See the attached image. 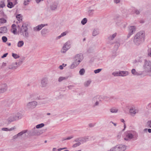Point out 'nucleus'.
<instances>
[{"mask_svg":"<svg viewBox=\"0 0 151 151\" xmlns=\"http://www.w3.org/2000/svg\"><path fill=\"white\" fill-rule=\"evenodd\" d=\"M145 35L143 32L137 33L135 36L133 40L134 44L138 45L143 42L145 40Z\"/></svg>","mask_w":151,"mask_h":151,"instance_id":"f257e3e1","label":"nucleus"},{"mask_svg":"<svg viewBox=\"0 0 151 151\" xmlns=\"http://www.w3.org/2000/svg\"><path fill=\"white\" fill-rule=\"evenodd\" d=\"M27 25L25 24H23L21 27L18 25V27L19 28L18 32L21 35H22L23 37L26 38L29 37V34L28 32Z\"/></svg>","mask_w":151,"mask_h":151,"instance_id":"f03ea898","label":"nucleus"},{"mask_svg":"<svg viewBox=\"0 0 151 151\" xmlns=\"http://www.w3.org/2000/svg\"><path fill=\"white\" fill-rule=\"evenodd\" d=\"M22 117V114L18 113L11 114L7 120L8 122H11L20 119Z\"/></svg>","mask_w":151,"mask_h":151,"instance_id":"7ed1b4c3","label":"nucleus"},{"mask_svg":"<svg viewBox=\"0 0 151 151\" xmlns=\"http://www.w3.org/2000/svg\"><path fill=\"white\" fill-rule=\"evenodd\" d=\"M136 134L135 132L133 131H128L125 133L126 137L124 138V140L129 141L134 138V136Z\"/></svg>","mask_w":151,"mask_h":151,"instance_id":"20e7f679","label":"nucleus"},{"mask_svg":"<svg viewBox=\"0 0 151 151\" xmlns=\"http://www.w3.org/2000/svg\"><path fill=\"white\" fill-rule=\"evenodd\" d=\"M143 68L146 72H151V62L145 60Z\"/></svg>","mask_w":151,"mask_h":151,"instance_id":"39448f33","label":"nucleus"},{"mask_svg":"<svg viewBox=\"0 0 151 151\" xmlns=\"http://www.w3.org/2000/svg\"><path fill=\"white\" fill-rule=\"evenodd\" d=\"M70 47V42L68 41L64 45L61 50V52L63 53H65Z\"/></svg>","mask_w":151,"mask_h":151,"instance_id":"423d86ee","label":"nucleus"},{"mask_svg":"<svg viewBox=\"0 0 151 151\" xmlns=\"http://www.w3.org/2000/svg\"><path fill=\"white\" fill-rule=\"evenodd\" d=\"M48 80L47 78H42L41 80L40 86L42 88H46L48 85Z\"/></svg>","mask_w":151,"mask_h":151,"instance_id":"0eeeda50","label":"nucleus"},{"mask_svg":"<svg viewBox=\"0 0 151 151\" xmlns=\"http://www.w3.org/2000/svg\"><path fill=\"white\" fill-rule=\"evenodd\" d=\"M83 58L81 54H77L74 58V62H76L77 64H79L80 62L83 60Z\"/></svg>","mask_w":151,"mask_h":151,"instance_id":"6e6552de","label":"nucleus"},{"mask_svg":"<svg viewBox=\"0 0 151 151\" xmlns=\"http://www.w3.org/2000/svg\"><path fill=\"white\" fill-rule=\"evenodd\" d=\"M30 132L32 135L33 136H39L42 134L41 131L37 129L35 127L31 130Z\"/></svg>","mask_w":151,"mask_h":151,"instance_id":"1a4fd4ad","label":"nucleus"},{"mask_svg":"<svg viewBox=\"0 0 151 151\" xmlns=\"http://www.w3.org/2000/svg\"><path fill=\"white\" fill-rule=\"evenodd\" d=\"M37 104V103L36 101L30 102L27 103V107L28 108L34 109L35 108Z\"/></svg>","mask_w":151,"mask_h":151,"instance_id":"9d476101","label":"nucleus"},{"mask_svg":"<svg viewBox=\"0 0 151 151\" xmlns=\"http://www.w3.org/2000/svg\"><path fill=\"white\" fill-rule=\"evenodd\" d=\"M129 33L127 35V37L129 38L135 32L136 27L134 26H130L129 27Z\"/></svg>","mask_w":151,"mask_h":151,"instance_id":"9b49d317","label":"nucleus"},{"mask_svg":"<svg viewBox=\"0 0 151 151\" xmlns=\"http://www.w3.org/2000/svg\"><path fill=\"white\" fill-rule=\"evenodd\" d=\"M58 2V1H55L52 2L50 5V8L52 11L55 10L57 8Z\"/></svg>","mask_w":151,"mask_h":151,"instance_id":"f8f14e48","label":"nucleus"},{"mask_svg":"<svg viewBox=\"0 0 151 151\" xmlns=\"http://www.w3.org/2000/svg\"><path fill=\"white\" fill-rule=\"evenodd\" d=\"M7 89V85L6 84L0 85V93H3L6 91Z\"/></svg>","mask_w":151,"mask_h":151,"instance_id":"ddd939ff","label":"nucleus"},{"mask_svg":"<svg viewBox=\"0 0 151 151\" xmlns=\"http://www.w3.org/2000/svg\"><path fill=\"white\" fill-rule=\"evenodd\" d=\"M117 145L118 151H124L127 149V146L124 145Z\"/></svg>","mask_w":151,"mask_h":151,"instance_id":"4468645a","label":"nucleus"},{"mask_svg":"<svg viewBox=\"0 0 151 151\" xmlns=\"http://www.w3.org/2000/svg\"><path fill=\"white\" fill-rule=\"evenodd\" d=\"M18 68L17 65V62L13 63L8 66V68L9 69L15 70Z\"/></svg>","mask_w":151,"mask_h":151,"instance_id":"2eb2a0df","label":"nucleus"},{"mask_svg":"<svg viewBox=\"0 0 151 151\" xmlns=\"http://www.w3.org/2000/svg\"><path fill=\"white\" fill-rule=\"evenodd\" d=\"M47 24H41L38 25L37 26L34 28V30L37 31H39L40 30L42 27L45 26H47Z\"/></svg>","mask_w":151,"mask_h":151,"instance_id":"dca6fc26","label":"nucleus"},{"mask_svg":"<svg viewBox=\"0 0 151 151\" xmlns=\"http://www.w3.org/2000/svg\"><path fill=\"white\" fill-rule=\"evenodd\" d=\"M14 100L12 99L5 101H4V105L7 106H9L13 103Z\"/></svg>","mask_w":151,"mask_h":151,"instance_id":"f3484780","label":"nucleus"},{"mask_svg":"<svg viewBox=\"0 0 151 151\" xmlns=\"http://www.w3.org/2000/svg\"><path fill=\"white\" fill-rule=\"evenodd\" d=\"M137 111L134 106H132L129 109V112L132 114H135L137 112Z\"/></svg>","mask_w":151,"mask_h":151,"instance_id":"a211bd4d","label":"nucleus"},{"mask_svg":"<svg viewBox=\"0 0 151 151\" xmlns=\"http://www.w3.org/2000/svg\"><path fill=\"white\" fill-rule=\"evenodd\" d=\"M7 31V29L6 27L4 26L0 27V33H6Z\"/></svg>","mask_w":151,"mask_h":151,"instance_id":"6ab92c4d","label":"nucleus"},{"mask_svg":"<svg viewBox=\"0 0 151 151\" xmlns=\"http://www.w3.org/2000/svg\"><path fill=\"white\" fill-rule=\"evenodd\" d=\"M128 75V73L126 71H121L119 72V76H124Z\"/></svg>","mask_w":151,"mask_h":151,"instance_id":"aec40b11","label":"nucleus"},{"mask_svg":"<svg viewBox=\"0 0 151 151\" xmlns=\"http://www.w3.org/2000/svg\"><path fill=\"white\" fill-rule=\"evenodd\" d=\"M132 73L135 76L141 75L142 74V73H139L136 71V70L134 69H133L131 70Z\"/></svg>","mask_w":151,"mask_h":151,"instance_id":"412c9836","label":"nucleus"},{"mask_svg":"<svg viewBox=\"0 0 151 151\" xmlns=\"http://www.w3.org/2000/svg\"><path fill=\"white\" fill-rule=\"evenodd\" d=\"M13 0H7L8 4L7 6L8 8H11L14 6L12 2H11V1Z\"/></svg>","mask_w":151,"mask_h":151,"instance_id":"4be33fe9","label":"nucleus"},{"mask_svg":"<svg viewBox=\"0 0 151 151\" xmlns=\"http://www.w3.org/2000/svg\"><path fill=\"white\" fill-rule=\"evenodd\" d=\"M88 137H80V142H81L82 143L85 142L88 140Z\"/></svg>","mask_w":151,"mask_h":151,"instance_id":"5701e85b","label":"nucleus"},{"mask_svg":"<svg viewBox=\"0 0 151 151\" xmlns=\"http://www.w3.org/2000/svg\"><path fill=\"white\" fill-rule=\"evenodd\" d=\"M117 35V33H115L113 34L110 35L108 37V39L109 40H113L114 38L116 37Z\"/></svg>","mask_w":151,"mask_h":151,"instance_id":"b1692460","label":"nucleus"},{"mask_svg":"<svg viewBox=\"0 0 151 151\" xmlns=\"http://www.w3.org/2000/svg\"><path fill=\"white\" fill-rule=\"evenodd\" d=\"M79 64L74 61L70 66V68L71 69H73L77 67Z\"/></svg>","mask_w":151,"mask_h":151,"instance_id":"393cba45","label":"nucleus"},{"mask_svg":"<svg viewBox=\"0 0 151 151\" xmlns=\"http://www.w3.org/2000/svg\"><path fill=\"white\" fill-rule=\"evenodd\" d=\"M24 44V42L23 41H19L18 42L17 46L18 47H21Z\"/></svg>","mask_w":151,"mask_h":151,"instance_id":"a878e982","label":"nucleus"},{"mask_svg":"<svg viewBox=\"0 0 151 151\" xmlns=\"http://www.w3.org/2000/svg\"><path fill=\"white\" fill-rule=\"evenodd\" d=\"M68 78V77H60L58 78V81L59 82H61L63 80L67 79Z\"/></svg>","mask_w":151,"mask_h":151,"instance_id":"bb28decb","label":"nucleus"},{"mask_svg":"<svg viewBox=\"0 0 151 151\" xmlns=\"http://www.w3.org/2000/svg\"><path fill=\"white\" fill-rule=\"evenodd\" d=\"M143 60V58L142 57H138L135 60V63H141Z\"/></svg>","mask_w":151,"mask_h":151,"instance_id":"cd10ccee","label":"nucleus"},{"mask_svg":"<svg viewBox=\"0 0 151 151\" xmlns=\"http://www.w3.org/2000/svg\"><path fill=\"white\" fill-rule=\"evenodd\" d=\"M48 32V29H43L41 31V33L42 35H44Z\"/></svg>","mask_w":151,"mask_h":151,"instance_id":"c85d7f7f","label":"nucleus"},{"mask_svg":"<svg viewBox=\"0 0 151 151\" xmlns=\"http://www.w3.org/2000/svg\"><path fill=\"white\" fill-rule=\"evenodd\" d=\"M23 60L24 59H19L18 62H17V65L18 67L22 64Z\"/></svg>","mask_w":151,"mask_h":151,"instance_id":"c756f323","label":"nucleus"},{"mask_svg":"<svg viewBox=\"0 0 151 151\" xmlns=\"http://www.w3.org/2000/svg\"><path fill=\"white\" fill-rule=\"evenodd\" d=\"M28 98L29 99H36L35 95L33 94H29Z\"/></svg>","mask_w":151,"mask_h":151,"instance_id":"7c9ffc66","label":"nucleus"},{"mask_svg":"<svg viewBox=\"0 0 151 151\" xmlns=\"http://www.w3.org/2000/svg\"><path fill=\"white\" fill-rule=\"evenodd\" d=\"M110 151H118L117 145L111 148L110 150Z\"/></svg>","mask_w":151,"mask_h":151,"instance_id":"2f4dec72","label":"nucleus"},{"mask_svg":"<svg viewBox=\"0 0 151 151\" xmlns=\"http://www.w3.org/2000/svg\"><path fill=\"white\" fill-rule=\"evenodd\" d=\"M110 111L113 113H115L118 111V109L114 108H113L110 109Z\"/></svg>","mask_w":151,"mask_h":151,"instance_id":"473e14b6","label":"nucleus"},{"mask_svg":"<svg viewBox=\"0 0 151 151\" xmlns=\"http://www.w3.org/2000/svg\"><path fill=\"white\" fill-rule=\"evenodd\" d=\"M45 125V124L43 123H41L40 124H38L36 126V128L37 129H39L43 127Z\"/></svg>","mask_w":151,"mask_h":151,"instance_id":"72a5a7b5","label":"nucleus"},{"mask_svg":"<svg viewBox=\"0 0 151 151\" xmlns=\"http://www.w3.org/2000/svg\"><path fill=\"white\" fill-rule=\"evenodd\" d=\"M120 45V43L118 42H116L115 43V45L114 47L115 50H117L119 47Z\"/></svg>","mask_w":151,"mask_h":151,"instance_id":"f704fd0d","label":"nucleus"},{"mask_svg":"<svg viewBox=\"0 0 151 151\" xmlns=\"http://www.w3.org/2000/svg\"><path fill=\"white\" fill-rule=\"evenodd\" d=\"M127 25V24L125 22H122V23H121V25L120 26V27L121 28H124L126 27V25Z\"/></svg>","mask_w":151,"mask_h":151,"instance_id":"c9c22d12","label":"nucleus"},{"mask_svg":"<svg viewBox=\"0 0 151 151\" xmlns=\"http://www.w3.org/2000/svg\"><path fill=\"white\" fill-rule=\"evenodd\" d=\"M12 56L15 59H17L19 58V56L17 55V54L12 53Z\"/></svg>","mask_w":151,"mask_h":151,"instance_id":"e433bc0d","label":"nucleus"},{"mask_svg":"<svg viewBox=\"0 0 151 151\" xmlns=\"http://www.w3.org/2000/svg\"><path fill=\"white\" fill-rule=\"evenodd\" d=\"M99 34L98 31L96 29H94L93 32V35L94 36H96Z\"/></svg>","mask_w":151,"mask_h":151,"instance_id":"4c0bfd02","label":"nucleus"},{"mask_svg":"<svg viewBox=\"0 0 151 151\" xmlns=\"http://www.w3.org/2000/svg\"><path fill=\"white\" fill-rule=\"evenodd\" d=\"M85 72V69L83 68L81 69L79 71V74L81 75H83Z\"/></svg>","mask_w":151,"mask_h":151,"instance_id":"58836bf2","label":"nucleus"},{"mask_svg":"<svg viewBox=\"0 0 151 151\" xmlns=\"http://www.w3.org/2000/svg\"><path fill=\"white\" fill-rule=\"evenodd\" d=\"M87 22V19L86 18L83 19L81 22V23L83 25L85 24Z\"/></svg>","mask_w":151,"mask_h":151,"instance_id":"ea45409f","label":"nucleus"},{"mask_svg":"<svg viewBox=\"0 0 151 151\" xmlns=\"http://www.w3.org/2000/svg\"><path fill=\"white\" fill-rule=\"evenodd\" d=\"M6 22V20L4 18H0V23H5Z\"/></svg>","mask_w":151,"mask_h":151,"instance_id":"a19ab883","label":"nucleus"},{"mask_svg":"<svg viewBox=\"0 0 151 151\" xmlns=\"http://www.w3.org/2000/svg\"><path fill=\"white\" fill-rule=\"evenodd\" d=\"M91 83V81H89L85 82L84 84L85 86L86 87L88 86Z\"/></svg>","mask_w":151,"mask_h":151,"instance_id":"79ce46f5","label":"nucleus"},{"mask_svg":"<svg viewBox=\"0 0 151 151\" xmlns=\"http://www.w3.org/2000/svg\"><path fill=\"white\" fill-rule=\"evenodd\" d=\"M73 137V136H71L67 137L66 138H63L62 139V141H64L66 140H69L71 139Z\"/></svg>","mask_w":151,"mask_h":151,"instance_id":"37998d69","label":"nucleus"},{"mask_svg":"<svg viewBox=\"0 0 151 151\" xmlns=\"http://www.w3.org/2000/svg\"><path fill=\"white\" fill-rule=\"evenodd\" d=\"M122 22H121L120 20H117L116 22V25L118 26H120L121 25V23H122Z\"/></svg>","mask_w":151,"mask_h":151,"instance_id":"c03bdc74","label":"nucleus"},{"mask_svg":"<svg viewBox=\"0 0 151 151\" xmlns=\"http://www.w3.org/2000/svg\"><path fill=\"white\" fill-rule=\"evenodd\" d=\"M31 0H24V5H27L29 4V2L31 1Z\"/></svg>","mask_w":151,"mask_h":151,"instance_id":"a18cd8bd","label":"nucleus"},{"mask_svg":"<svg viewBox=\"0 0 151 151\" xmlns=\"http://www.w3.org/2000/svg\"><path fill=\"white\" fill-rule=\"evenodd\" d=\"M102 70V69H98L96 70H95L94 72L95 74H97L100 72Z\"/></svg>","mask_w":151,"mask_h":151,"instance_id":"49530a36","label":"nucleus"},{"mask_svg":"<svg viewBox=\"0 0 151 151\" xmlns=\"http://www.w3.org/2000/svg\"><path fill=\"white\" fill-rule=\"evenodd\" d=\"M26 130L20 132L18 133L17 134L18 136H22L23 134L26 133Z\"/></svg>","mask_w":151,"mask_h":151,"instance_id":"de8ad7c7","label":"nucleus"},{"mask_svg":"<svg viewBox=\"0 0 151 151\" xmlns=\"http://www.w3.org/2000/svg\"><path fill=\"white\" fill-rule=\"evenodd\" d=\"M2 39L3 42H5L7 40V38L5 36H3L2 37Z\"/></svg>","mask_w":151,"mask_h":151,"instance_id":"09e8293b","label":"nucleus"},{"mask_svg":"<svg viewBox=\"0 0 151 151\" xmlns=\"http://www.w3.org/2000/svg\"><path fill=\"white\" fill-rule=\"evenodd\" d=\"M147 127L149 128H151V120L148 121L147 123Z\"/></svg>","mask_w":151,"mask_h":151,"instance_id":"8fccbe9b","label":"nucleus"},{"mask_svg":"<svg viewBox=\"0 0 151 151\" xmlns=\"http://www.w3.org/2000/svg\"><path fill=\"white\" fill-rule=\"evenodd\" d=\"M81 144V143L80 142H79L73 145V147H75L78 146H79Z\"/></svg>","mask_w":151,"mask_h":151,"instance_id":"3c124183","label":"nucleus"},{"mask_svg":"<svg viewBox=\"0 0 151 151\" xmlns=\"http://www.w3.org/2000/svg\"><path fill=\"white\" fill-rule=\"evenodd\" d=\"M148 55L151 57V48L148 50Z\"/></svg>","mask_w":151,"mask_h":151,"instance_id":"603ef678","label":"nucleus"},{"mask_svg":"<svg viewBox=\"0 0 151 151\" xmlns=\"http://www.w3.org/2000/svg\"><path fill=\"white\" fill-rule=\"evenodd\" d=\"M16 18L19 21L20 20H22L21 17L20 16V15L19 14H18L16 16Z\"/></svg>","mask_w":151,"mask_h":151,"instance_id":"864d4df0","label":"nucleus"},{"mask_svg":"<svg viewBox=\"0 0 151 151\" xmlns=\"http://www.w3.org/2000/svg\"><path fill=\"white\" fill-rule=\"evenodd\" d=\"M112 74L114 76H119V73L114 72Z\"/></svg>","mask_w":151,"mask_h":151,"instance_id":"5fc2aeb1","label":"nucleus"},{"mask_svg":"<svg viewBox=\"0 0 151 151\" xmlns=\"http://www.w3.org/2000/svg\"><path fill=\"white\" fill-rule=\"evenodd\" d=\"M2 3L0 4V7L3 8L5 6V5L4 2H1Z\"/></svg>","mask_w":151,"mask_h":151,"instance_id":"6e6d98bb","label":"nucleus"},{"mask_svg":"<svg viewBox=\"0 0 151 151\" xmlns=\"http://www.w3.org/2000/svg\"><path fill=\"white\" fill-rule=\"evenodd\" d=\"M134 12L137 14H139L140 12L139 10L137 9H135L134 11Z\"/></svg>","mask_w":151,"mask_h":151,"instance_id":"4d7b16f0","label":"nucleus"},{"mask_svg":"<svg viewBox=\"0 0 151 151\" xmlns=\"http://www.w3.org/2000/svg\"><path fill=\"white\" fill-rule=\"evenodd\" d=\"M94 10H93V9L90 10L88 11V12L91 15L93 14V13H92V12H94Z\"/></svg>","mask_w":151,"mask_h":151,"instance_id":"13d9d810","label":"nucleus"},{"mask_svg":"<svg viewBox=\"0 0 151 151\" xmlns=\"http://www.w3.org/2000/svg\"><path fill=\"white\" fill-rule=\"evenodd\" d=\"M12 27L13 29H17L16 26L15 24H13L12 25Z\"/></svg>","mask_w":151,"mask_h":151,"instance_id":"bf43d9fd","label":"nucleus"},{"mask_svg":"<svg viewBox=\"0 0 151 151\" xmlns=\"http://www.w3.org/2000/svg\"><path fill=\"white\" fill-rule=\"evenodd\" d=\"M8 54V53H5L3 55V56H1V58H4L6 57L7 56V55Z\"/></svg>","mask_w":151,"mask_h":151,"instance_id":"052dcab7","label":"nucleus"},{"mask_svg":"<svg viewBox=\"0 0 151 151\" xmlns=\"http://www.w3.org/2000/svg\"><path fill=\"white\" fill-rule=\"evenodd\" d=\"M2 130L4 131H8V129L7 128H2Z\"/></svg>","mask_w":151,"mask_h":151,"instance_id":"680f3d73","label":"nucleus"},{"mask_svg":"<svg viewBox=\"0 0 151 151\" xmlns=\"http://www.w3.org/2000/svg\"><path fill=\"white\" fill-rule=\"evenodd\" d=\"M80 137L79 138H78L76 139L75 140V141L76 142H80Z\"/></svg>","mask_w":151,"mask_h":151,"instance_id":"e2e57ef3","label":"nucleus"},{"mask_svg":"<svg viewBox=\"0 0 151 151\" xmlns=\"http://www.w3.org/2000/svg\"><path fill=\"white\" fill-rule=\"evenodd\" d=\"M67 33L66 32H63L61 34V36H62V37L64 36Z\"/></svg>","mask_w":151,"mask_h":151,"instance_id":"0e129e2a","label":"nucleus"},{"mask_svg":"<svg viewBox=\"0 0 151 151\" xmlns=\"http://www.w3.org/2000/svg\"><path fill=\"white\" fill-rule=\"evenodd\" d=\"M18 137H19V136L17 134V135H16L13 137V139H16Z\"/></svg>","mask_w":151,"mask_h":151,"instance_id":"69168bd1","label":"nucleus"},{"mask_svg":"<svg viewBox=\"0 0 151 151\" xmlns=\"http://www.w3.org/2000/svg\"><path fill=\"white\" fill-rule=\"evenodd\" d=\"M114 2L116 4H117L120 2V0H114Z\"/></svg>","mask_w":151,"mask_h":151,"instance_id":"338daca9","label":"nucleus"},{"mask_svg":"<svg viewBox=\"0 0 151 151\" xmlns=\"http://www.w3.org/2000/svg\"><path fill=\"white\" fill-rule=\"evenodd\" d=\"M99 104V102L98 101H97L96 103H95V104H94V106H98Z\"/></svg>","mask_w":151,"mask_h":151,"instance_id":"774afa93","label":"nucleus"}]
</instances>
